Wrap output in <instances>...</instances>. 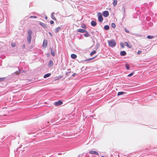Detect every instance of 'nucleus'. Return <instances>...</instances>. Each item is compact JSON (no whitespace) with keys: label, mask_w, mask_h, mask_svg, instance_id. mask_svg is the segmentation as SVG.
Returning a JSON list of instances; mask_svg holds the SVG:
<instances>
[{"label":"nucleus","mask_w":157,"mask_h":157,"mask_svg":"<svg viewBox=\"0 0 157 157\" xmlns=\"http://www.w3.org/2000/svg\"><path fill=\"white\" fill-rule=\"evenodd\" d=\"M32 31L31 30H29L27 32V40L28 43L29 44L31 43L32 40Z\"/></svg>","instance_id":"obj_1"},{"label":"nucleus","mask_w":157,"mask_h":157,"mask_svg":"<svg viewBox=\"0 0 157 157\" xmlns=\"http://www.w3.org/2000/svg\"><path fill=\"white\" fill-rule=\"evenodd\" d=\"M108 43L109 46L111 47H114L115 46L116 43L113 40H111L108 41Z\"/></svg>","instance_id":"obj_2"},{"label":"nucleus","mask_w":157,"mask_h":157,"mask_svg":"<svg viewBox=\"0 0 157 157\" xmlns=\"http://www.w3.org/2000/svg\"><path fill=\"white\" fill-rule=\"evenodd\" d=\"M98 20L100 22H102L103 20V17L102 14L100 12H99L98 14Z\"/></svg>","instance_id":"obj_3"},{"label":"nucleus","mask_w":157,"mask_h":157,"mask_svg":"<svg viewBox=\"0 0 157 157\" xmlns=\"http://www.w3.org/2000/svg\"><path fill=\"white\" fill-rule=\"evenodd\" d=\"M63 103V101L61 100H59L58 101L55 102V105L56 106H58L61 105Z\"/></svg>","instance_id":"obj_4"},{"label":"nucleus","mask_w":157,"mask_h":157,"mask_svg":"<svg viewBox=\"0 0 157 157\" xmlns=\"http://www.w3.org/2000/svg\"><path fill=\"white\" fill-rule=\"evenodd\" d=\"M103 15L105 17H107L109 15V12L108 11L105 10L102 13Z\"/></svg>","instance_id":"obj_5"},{"label":"nucleus","mask_w":157,"mask_h":157,"mask_svg":"<svg viewBox=\"0 0 157 157\" xmlns=\"http://www.w3.org/2000/svg\"><path fill=\"white\" fill-rule=\"evenodd\" d=\"M89 153L91 154H95L97 155H99V153L98 152L95 151H89Z\"/></svg>","instance_id":"obj_6"},{"label":"nucleus","mask_w":157,"mask_h":157,"mask_svg":"<svg viewBox=\"0 0 157 157\" xmlns=\"http://www.w3.org/2000/svg\"><path fill=\"white\" fill-rule=\"evenodd\" d=\"M47 41L46 40H44L43 44V47L44 48H45L47 47Z\"/></svg>","instance_id":"obj_7"},{"label":"nucleus","mask_w":157,"mask_h":157,"mask_svg":"<svg viewBox=\"0 0 157 157\" xmlns=\"http://www.w3.org/2000/svg\"><path fill=\"white\" fill-rule=\"evenodd\" d=\"M40 25L43 27H44V28H47V25L44 23L40 22Z\"/></svg>","instance_id":"obj_8"},{"label":"nucleus","mask_w":157,"mask_h":157,"mask_svg":"<svg viewBox=\"0 0 157 157\" xmlns=\"http://www.w3.org/2000/svg\"><path fill=\"white\" fill-rule=\"evenodd\" d=\"M78 32L81 33H85L86 32V30L83 29H79L78 30Z\"/></svg>","instance_id":"obj_9"},{"label":"nucleus","mask_w":157,"mask_h":157,"mask_svg":"<svg viewBox=\"0 0 157 157\" xmlns=\"http://www.w3.org/2000/svg\"><path fill=\"white\" fill-rule=\"evenodd\" d=\"M91 25L94 27L96 25L97 23L95 21H93L91 22Z\"/></svg>","instance_id":"obj_10"},{"label":"nucleus","mask_w":157,"mask_h":157,"mask_svg":"<svg viewBox=\"0 0 157 157\" xmlns=\"http://www.w3.org/2000/svg\"><path fill=\"white\" fill-rule=\"evenodd\" d=\"M126 52L124 51H121L120 52V55L121 56H124L126 55Z\"/></svg>","instance_id":"obj_11"},{"label":"nucleus","mask_w":157,"mask_h":157,"mask_svg":"<svg viewBox=\"0 0 157 157\" xmlns=\"http://www.w3.org/2000/svg\"><path fill=\"white\" fill-rule=\"evenodd\" d=\"M51 54L53 56H55V54L53 49L52 48H51Z\"/></svg>","instance_id":"obj_12"},{"label":"nucleus","mask_w":157,"mask_h":157,"mask_svg":"<svg viewBox=\"0 0 157 157\" xmlns=\"http://www.w3.org/2000/svg\"><path fill=\"white\" fill-rule=\"evenodd\" d=\"M122 11H123V17H125V7L124 6H122Z\"/></svg>","instance_id":"obj_13"},{"label":"nucleus","mask_w":157,"mask_h":157,"mask_svg":"<svg viewBox=\"0 0 157 157\" xmlns=\"http://www.w3.org/2000/svg\"><path fill=\"white\" fill-rule=\"evenodd\" d=\"M18 71H17L15 72L16 74L17 75H19L20 73H22L23 72H24V71L23 70H22L21 69H20V70L19 69Z\"/></svg>","instance_id":"obj_14"},{"label":"nucleus","mask_w":157,"mask_h":157,"mask_svg":"<svg viewBox=\"0 0 157 157\" xmlns=\"http://www.w3.org/2000/svg\"><path fill=\"white\" fill-rule=\"evenodd\" d=\"M71 57L73 59H75L77 57V56L75 54H71Z\"/></svg>","instance_id":"obj_15"},{"label":"nucleus","mask_w":157,"mask_h":157,"mask_svg":"<svg viewBox=\"0 0 157 157\" xmlns=\"http://www.w3.org/2000/svg\"><path fill=\"white\" fill-rule=\"evenodd\" d=\"M53 61H52V60H51L49 61L48 65L49 67H51L53 65Z\"/></svg>","instance_id":"obj_16"},{"label":"nucleus","mask_w":157,"mask_h":157,"mask_svg":"<svg viewBox=\"0 0 157 157\" xmlns=\"http://www.w3.org/2000/svg\"><path fill=\"white\" fill-rule=\"evenodd\" d=\"M51 75V74L50 73L44 75V78H47V77H49Z\"/></svg>","instance_id":"obj_17"},{"label":"nucleus","mask_w":157,"mask_h":157,"mask_svg":"<svg viewBox=\"0 0 157 157\" xmlns=\"http://www.w3.org/2000/svg\"><path fill=\"white\" fill-rule=\"evenodd\" d=\"M85 33L84 35L86 37H88L90 35V34L87 31Z\"/></svg>","instance_id":"obj_18"},{"label":"nucleus","mask_w":157,"mask_h":157,"mask_svg":"<svg viewBox=\"0 0 157 157\" xmlns=\"http://www.w3.org/2000/svg\"><path fill=\"white\" fill-rule=\"evenodd\" d=\"M54 12H53L51 13V17L52 18L53 20H56V18L55 17H54Z\"/></svg>","instance_id":"obj_19"},{"label":"nucleus","mask_w":157,"mask_h":157,"mask_svg":"<svg viewBox=\"0 0 157 157\" xmlns=\"http://www.w3.org/2000/svg\"><path fill=\"white\" fill-rule=\"evenodd\" d=\"M124 45L127 46V47H128L129 48H131V46L128 43L126 42H125L124 43Z\"/></svg>","instance_id":"obj_20"},{"label":"nucleus","mask_w":157,"mask_h":157,"mask_svg":"<svg viewBox=\"0 0 157 157\" xmlns=\"http://www.w3.org/2000/svg\"><path fill=\"white\" fill-rule=\"evenodd\" d=\"M61 29V28L60 27H58L57 28H56V29L55 32L56 33H57L59 32V31Z\"/></svg>","instance_id":"obj_21"},{"label":"nucleus","mask_w":157,"mask_h":157,"mask_svg":"<svg viewBox=\"0 0 157 157\" xmlns=\"http://www.w3.org/2000/svg\"><path fill=\"white\" fill-rule=\"evenodd\" d=\"M104 29L105 30H108L109 29V27L108 25H106L104 26Z\"/></svg>","instance_id":"obj_22"},{"label":"nucleus","mask_w":157,"mask_h":157,"mask_svg":"<svg viewBox=\"0 0 157 157\" xmlns=\"http://www.w3.org/2000/svg\"><path fill=\"white\" fill-rule=\"evenodd\" d=\"M117 0H113V5L114 6H116L117 5Z\"/></svg>","instance_id":"obj_23"},{"label":"nucleus","mask_w":157,"mask_h":157,"mask_svg":"<svg viewBox=\"0 0 157 157\" xmlns=\"http://www.w3.org/2000/svg\"><path fill=\"white\" fill-rule=\"evenodd\" d=\"M124 92H120L118 93L117 95L119 96L120 95H123L124 94Z\"/></svg>","instance_id":"obj_24"},{"label":"nucleus","mask_w":157,"mask_h":157,"mask_svg":"<svg viewBox=\"0 0 157 157\" xmlns=\"http://www.w3.org/2000/svg\"><path fill=\"white\" fill-rule=\"evenodd\" d=\"M96 52V51L95 50H94L90 53V56H92L93 55H94V54Z\"/></svg>","instance_id":"obj_25"},{"label":"nucleus","mask_w":157,"mask_h":157,"mask_svg":"<svg viewBox=\"0 0 157 157\" xmlns=\"http://www.w3.org/2000/svg\"><path fill=\"white\" fill-rule=\"evenodd\" d=\"M111 26L113 28H115L116 27V25L115 23H112Z\"/></svg>","instance_id":"obj_26"},{"label":"nucleus","mask_w":157,"mask_h":157,"mask_svg":"<svg viewBox=\"0 0 157 157\" xmlns=\"http://www.w3.org/2000/svg\"><path fill=\"white\" fill-rule=\"evenodd\" d=\"M153 37V36L149 35L147 37V38L149 39H151Z\"/></svg>","instance_id":"obj_27"},{"label":"nucleus","mask_w":157,"mask_h":157,"mask_svg":"<svg viewBox=\"0 0 157 157\" xmlns=\"http://www.w3.org/2000/svg\"><path fill=\"white\" fill-rule=\"evenodd\" d=\"M37 18V17L36 16H31L30 17V18Z\"/></svg>","instance_id":"obj_28"},{"label":"nucleus","mask_w":157,"mask_h":157,"mask_svg":"<svg viewBox=\"0 0 157 157\" xmlns=\"http://www.w3.org/2000/svg\"><path fill=\"white\" fill-rule=\"evenodd\" d=\"M134 74V72H132L128 75V77H130L132 76Z\"/></svg>","instance_id":"obj_29"},{"label":"nucleus","mask_w":157,"mask_h":157,"mask_svg":"<svg viewBox=\"0 0 157 157\" xmlns=\"http://www.w3.org/2000/svg\"><path fill=\"white\" fill-rule=\"evenodd\" d=\"M11 45L12 47H14L15 46V44L14 43H12Z\"/></svg>","instance_id":"obj_30"},{"label":"nucleus","mask_w":157,"mask_h":157,"mask_svg":"<svg viewBox=\"0 0 157 157\" xmlns=\"http://www.w3.org/2000/svg\"><path fill=\"white\" fill-rule=\"evenodd\" d=\"M126 67V69H129V65L126 64L125 65Z\"/></svg>","instance_id":"obj_31"},{"label":"nucleus","mask_w":157,"mask_h":157,"mask_svg":"<svg viewBox=\"0 0 157 157\" xmlns=\"http://www.w3.org/2000/svg\"><path fill=\"white\" fill-rule=\"evenodd\" d=\"M79 74V73H74V74H72V75L73 76H75V75H78Z\"/></svg>","instance_id":"obj_32"},{"label":"nucleus","mask_w":157,"mask_h":157,"mask_svg":"<svg viewBox=\"0 0 157 157\" xmlns=\"http://www.w3.org/2000/svg\"><path fill=\"white\" fill-rule=\"evenodd\" d=\"M125 31L127 33H129V30H128V29H126L125 28Z\"/></svg>","instance_id":"obj_33"},{"label":"nucleus","mask_w":157,"mask_h":157,"mask_svg":"<svg viewBox=\"0 0 157 157\" xmlns=\"http://www.w3.org/2000/svg\"><path fill=\"white\" fill-rule=\"evenodd\" d=\"M142 52V51H139L138 52H137V54H138V55H139L140 54V53H141Z\"/></svg>","instance_id":"obj_34"},{"label":"nucleus","mask_w":157,"mask_h":157,"mask_svg":"<svg viewBox=\"0 0 157 157\" xmlns=\"http://www.w3.org/2000/svg\"><path fill=\"white\" fill-rule=\"evenodd\" d=\"M54 23V22L53 21H52V20H51V21H50V23L51 24H53V23Z\"/></svg>","instance_id":"obj_35"},{"label":"nucleus","mask_w":157,"mask_h":157,"mask_svg":"<svg viewBox=\"0 0 157 157\" xmlns=\"http://www.w3.org/2000/svg\"><path fill=\"white\" fill-rule=\"evenodd\" d=\"M49 35L51 36H52V34L50 33V32H49Z\"/></svg>","instance_id":"obj_36"},{"label":"nucleus","mask_w":157,"mask_h":157,"mask_svg":"<svg viewBox=\"0 0 157 157\" xmlns=\"http://www.w3.org/2000/svg\"><path fill=\"white\" fill-rule=\"evenodd\" d=\"M83 28H86V26H84V25H83V26H81Z\"/></svg>","instance_id":"obj_37"},{"label":"nucleus","mask_w":157,"mask_h":157,"mask_svg":"<svg viewBox=\"0 0 157 157\" xmlns=\"http://www.w3.org/2000/svg\"><path fill=\"white\" fill-rule=\"evenodd\" d=\"M121 47L123 48H124V46L123 45L122 43H121Z\"/></svg>","instance_id":"obj_38"},{"label":"nucleus","mask_w":157,"mask_h":157,"mask_svg":"<svg viewBox=\"0 0 157 157\" xmlns=\"http://www.w3.org/2000/svg\"><path fill=\"white\" fill-rule=\"evenodd\" d=\"M4 78H0V81L3 80Z\"/></svg>","instance_id":"obj_39"},{"label":"nucleus","mask_w":157,"mask_h":157,"mask_svg":"<svg viewBox=\"0 0 157 157\" xmlns=\"http://www.w3.org/2000/svg\"><path fill=\"white\" fill-rule=\"evenodd\" d=\"M22 47H23V48L24 49L25 48V44H23L22 46Z\"/></svg>","instance_id":"obj_40"},{"label":"nucleus","mask_w":157,"mask_h":157,"mask_svg":"<svg viewBox=\"0 0 157 157\" xmlns=\"http://www.w3.org/2000/svg\"><path fill=\"white\" fill-rule=\"evenodd\" d=\"M95 57H93V58H91L90 59H89L90 60H91V59H93Z\"/></svg>","instance_id":"obj_41"},{"label":"nucleus","mask_w":157,"mask_h":157,"mask_svg":"<svg viewBox=\"0 0 157 157\" xmlns=\"http://www.w3.org/2000/svg\"><path fill=\"white\" fill-rule=\"evenodd\" d=\"M48 17H47V16H45V19H47Z\"/></svg>","instance_id":"obj_42"},{"label":"nucleus","mask_w":157,"mask_h":157,"mask_svg":"<svg viewBox=\"0 0 157 157\" xmlns=\"http://www.w3.org/2000/svg\"><path fill=\"white\" fill-rule=\"evenodd\" d=\"M101 157H104V156H101Z\"/></svg>","instance_id":"obj_43"}]
</instances>
